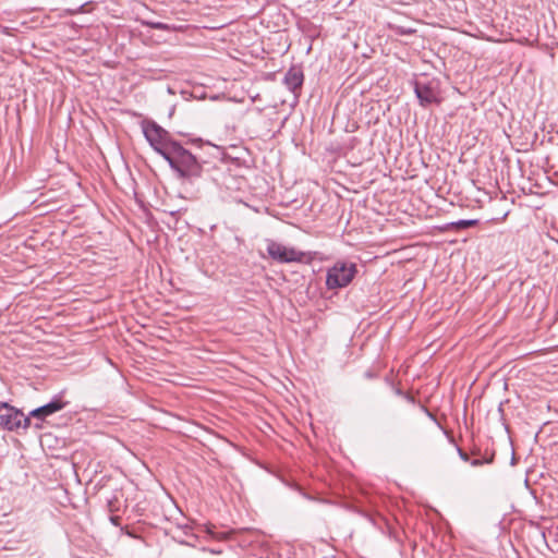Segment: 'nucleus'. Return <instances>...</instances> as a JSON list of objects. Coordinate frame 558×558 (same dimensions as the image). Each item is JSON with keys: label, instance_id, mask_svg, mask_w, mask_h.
<instances>
[{"label": "nucleus", "instance_id": "f8f14e48", "mask_svg": "<svg viewBox=\"0 0 558 558\" xmlns=\"http://www.w3.org/2000/svg\"><path fill=\"white\" fill-rule=\"evenodd\" d=\"M85 4H81L80 7L75 8V9H66L65 12L69 14V15H75V14H78L81 12H83V8H84Z\"/></svg>", "mask_w": 558, "mask_h": 558}, {"label": "nucleus", "instance_id": "9b49d317", "mask_svg": "<svg viewBox=\"0 0 558 558\" xmlns=\"http://www.w3.org/2000/svg\"><path fill=\"white\" fill-rule=\"evenodd\" d=\"M145 24L147 26H149L150 28L158 29V31H168L169 29V26L162 22H146Z\"/></svg>", "mask_w": 558, "mask_h": 558}, {"label": "nucleus", "instance_id": "4468645a", "mask_svg": "<svg viewBox=\"0 0 558 558\" xmlns=\"http://www.w3.org/2000/svg\"><path fill=\"white\" fill-rule=\"evenodd\" d=\"M396 31H397V34H400V35H405V34H411L412 33V29H407V28L401 27V26L397 27Z\"/></svg>", "mask_w": 558, "mask_h": 558}, {"label": "nucleus", "instance_id": "423d86ee", "mask_svg": "<svg viewBox=\"0 0 558 558\" xmlns=\"http://www.w3.org/2000/svg\"><path fill=\"white\" fill-rule=\"evenodd\" d=\"M22 415V411L0 401V429L8 432L19 430V422L16 418Z\"/></svg>", "mask_w": 558, "mask_h": 558}, {"label": "nucleus", "instance_id": "ddd939ff", "mask_svg": "<svg viewBox=\"0 0 558 558\" xmlns=\"http://www.w3.org/2000/svg\"><path fill=\"white\" fill-rule=\"evenodd\" d=\"M458 454L464 462H470L469 454L463 451L461 448H458Z\"/></svg>", "mask_w": 558, "mask_h": 558}, {"label": "nucleus", "instance_id": "6e6552de", "mask_svg": "<svg viewBox=\"0 0 558 558\" xmlns=\"http://www.w3.org/2000/svg\"><path fill=\"white\" fill-rule=\"evenodd\" d=\"M303 72L300 68L292 66L283 77L284 85L292 92L296 93L303 83Z\"/></svg>", "mask_w": 558, "mask_h": 558}, {"label": "nucleus", "instance_id": "f3484780", "mask_svg": "<svg viewBox=\"0 0 558 558\" xmlns=\"http://www.w3.org/2000/svg\"><path fill=\"white\" fill-rule=\"evenodd\" d=\"M425 412L430 416L433 417V415L429 413L428 409L424 408Z\"/></svg>", "mask_w": 558, "mask_h": 558}, {"label": "nucleus", "instance_id": "9d476101", "mask_svg": "<svg viewBox=\"0 0 558 558\" xmlns=\"http://www.w3.org/2000/svg\"><path fill=\"white\" fill-rule=\"evenodd\" d=\"M33 416H29V414L27 416L24 415V413L22 412V415L19 416V418H16L19 422V429L20 428H23V429H28L31 427V418Z\"/></svg>", "mask_w": 558, "mask_h": 558}, {"label": "nucleus", "instance_id": "f03ea898", "mask_svg": "<svg viewBox=\"0 0 558 558\" xmlns=\"http://www.w3.org/2000/svg\"><path fill=\"white\" fill-rule=\"evenodd\" d=\"M356 274L357 267L354 263L338 260L327 270L326 286L329 290L345 288Z\"/></svg>", "mask_w": 558, "mask_h": 558}, {"label": "nucleus", "instance_id": "39448f33", "mask_svg": "<svg viewBox=\"0 0 558 558\" xmlns=\"http://www.w3.org/2000/svg\"><path fill=\"white\" fill-rule=\"evenodd\" d=\"M414 93L422 106L440 102L438 83L436 81L422 82L416 81L414 84Z\"/></svg>", "mask_w": 558, "mask_h": 558}, {"label": "nucleus", "instance_id": "f257e3e1", "mask_svg": "<svg viewBox=\"0 0 558 558\" xmlns=\"http://www.w3.org/2000/svg\"><path fill=\"white\" fill-rule=\"evenodd\" d=\"M171 149L163 157L169 166L179 174L180 178L192 180L199 178L203 171L202 165L196 157L185 149L179 142L171 144Z\"/></svg>", "mask_w": 558, "mask_h": 558}, {"label": "nucleus", "instance_id": "0eeeda50", "mask_svg": "<svg viewBox=\"0 0 558 558\" xmlns=\"http://www.w3.org/2000/svg\"><path fill=\"white\" fill-rule=\"evenodd\" d=\"M66 404L60 396H54L48 403L32 410L29 416L44 422L48 416L63 410Z\"/></svg>", "mask_w": 558, "mask_h": 558}, {"label": "nucleus", "instance_id": "20e7f679", "mask_svg": "<svg viewBox=\"0 0 558 558\" xmlns=\"http://www.w3.org/2000/svg\"><path fill=\"white\" fill-rule=\"evenodd\" d=\"M266 250L269 257L279 263L302 262L305 257L304 253L274 240H267Z\"/></svg>", "mask_w": 558, "mask_h": 558}, {"label": "nucleus", "instance_id": "7ed1b4c3", "mask_svg": "<svg viewBox=\"0 0 558 558\" xmlns=\"http://www.w3.org/2000/svg\"><path fill=\"white\" fill-rule=\"evenodd\" d=\"M143 133L149 145L156 153L162 156V158L167 155V151L171 149V144L177 143V141L172 140L168 131L154 121L143 123Z\"/></svg>", "mask_w": 558, "mask_h": 558}, {"label": "nucleus", "instance_id": "dca6fc26", "mask_svg": "<svg viewBox=\"0 0 558 558\" xmlns=\"http://www.w3.org/2000/svg\"><path fill=\"white\" fill-rule=\"evenodd\" d=\"M481 460H482V461H484V464H485V463H486V464H489V463H492V462H493V457H490V458H485V459H481Z\"/></svg>", "mask_w": 558, "mask_h": 558}, {"label": "nucleus", "instance_id": "2eb2a0df", "mask_svg": "<svg viewBox=\"0 0 558 558\" xmlns=\"http://www.w3.org/2000/svg\"><path fill=\"white\" fill-rule=\"evenodd\" d=\"M470 464L472 466H481L484 464V461H482L481 459H473V460H470Z\"/></svg>", "mask_w": 558, "mask_h": 558}, {"label": "nucleus", "instance_id": "a211bd4d", "mask_svg": "<svg viewBox=\"0 0 558 558\" xmlns=\"http://www.w3.org/2000/svg\"><path fill=\"white\" fill-rule=\"evenodd\" d=\"M117 520H118V518H111V521H112L114 524H117Z\"/></svg>", "mask_w": 558, "mask_h": 558}, {"label": "nucleus", "instance_id": "1a4fd4ad", "mask_svg": "<svg viewBox=\"0 0 558 558\" xmlns=\"http://www.w3.org/2000/svg\"><path fill=\"white\" fill-rule=\"evenodd\" d=\"M478 223V220L476 219H462L454 222H451L450 226L453 229L460 230V229H468L471 227H474Z\"/></svg>", "mask_w": 558, "mask_h": 558}]
</instances>
